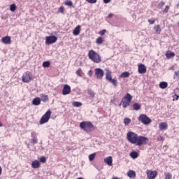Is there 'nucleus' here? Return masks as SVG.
Returning a JSON list of instances; mask_svg holds the SVG:
<instances>
[{
	"mask_svg": "<svg viewBox=\"0 0 179 179\" xmlns=\"http://www.w3.org/2000/svg\"><path fill=\"white\" fill-rule=\"evenodd\" d=\"M40 162H41V163L45 164V163L46 162V159H45V157L44 156H42V157H41V159H40Z\"/></svg>",
	"mask_w": 179,
	"mask_h": 179,
	"instance_id": "43",
	"label": "nucleus"
},
{
	"mask_svg": "<svg viewBox=\"0 0 179 179\" xmlns=\"http://www.w3.org/2000/svg\"><path fill=\"white\" fill-rule=\"evenodd\" d=\"M77 179H84V178L82 177H80V178H78Z\"/></svg>",
	"mask_w": 179,
	"mask_h": 179,
	"instance_id": "56",
	"label": "nucleus"
},
{
	"mask_svg": "<svg viewBox=\"0 0 179 179\" xmlns=\"http://www.w3.org/2000/svg\"><path fill=\"white\" fill-rule=\"evenodd\" d=\"M175 76L178 78H179V71H177L175 72Z\"/></svg>",
	"mask_w": 179,
	"mask_h": 179,
	"instance_id": "51",
	"label": "nucleus"
},
{
	"mask_svg": "<svg viewBox=\"0 0 179 179\" xmlns=\"http://www.w3.org/2000/svg\"><path fill=\"white\" fill-rule=\"evenodd\" d=\"M41 100L44 102L46 103L47 101H48L49 98L48 95H45L44 94H41Z\"/></svg>",
	"mask_w": 179,
	"mask_h": 179,
	"instance_id": "24",
	"label": "nucleus"
},
{
	"mask_svg": "<svg viewBox=\"0 0 179 179\" xmlns=\"http://www.w3.org/2000/svg\"><path fill=\"white\" fill-rule=\"evenodd\" d=\"M59 10L62 14H64V8L63 6H60Z\"/></svg>",
	"mask_w": 179,
	"mask_h": 179,
	"instance_id": "45",
	"label": "nucleus"
},
{
	"mask_svg": "<svg viewBox=\"0 0 179 179\" xmlns=\"http://www.w3.org/2000/svg\"><path fill=\"white\" fill-rule=\"evenodd\" d=\"M131 122V119L129 117H125L124 119V124L125 126H128Z\"/></svg>",
	"mask_w": 179,
	"mask_h": 179,
	"instance_id": "32",
	"label": "nucleus"
},
{
	"mask_svg": "<svg viewBox=\"0 0 179 179\" xmlns=\"http://www.w3.org/2000/svg\"><path fill=\"white\" fill-rule=\"evenodd\" d=\"M71 93V87L69 85H64L62 90V94L64 96L68 95Z\"/></svg>",
	"mask_w": 179,
	"mask_h": 179,
	"instance_id": "13",
	"label": "nucleus"
},
{
	"mask_svg": "<svg viewBox=\"0 0 179 179\" xmlns=\"http://www.w3.org/2000/svg\"><path fill=\"white\" fill-rule=\"evenodd\" d=\"M2 174V167L0 166V176Z\"/></svg>",
	"mask_w": 179,
	"mask_h": 179,
	"instance_id": "53",
	"label": "nucleus"
},
{
	"mask_svg": "<svg viewBox=\"0 0 179 179\" xmlns=\"http://www.w3.org/2000/svg\"><path fill=\"white\" fill-rule=\"evenodd\" d=\"M167 87H168V83L166 82H161L159 83V87L162 90L167 88Z\"/></svg>",
	"mask_w": 179,
	"mask_h": 179,
	"instance_id": "29",
	"label": "nucleus"
},
{
	"mask_svg": "<svg viewBox=\"0 0 179 179\" xmlns=\"http://www.w3.org/2000/svg\"><path fill=\"white\" fill-rule=\"evenodd\" d=\"M95 156H96V153H93V154L90 155H89V160L90 162L93 161L94 157H95Z\"/></svg>",
	"mask_w": 179,
	"mask_h": 179,
	"instance_id": "39",
	"label": "nucleus"
},
{
	"mask_svg": "<svg viewBox=\"0 0 179 179\" xmlns=\"http://www.w3.org/2000/svg\"><path fill=\"white\" fill-rule=\"evenodd\" d=\"M146 174H147L148 179H155L157 176V171L147 170Z\"/></svg>",
	"mask_w": 179,
	"mask_h": 179,
	"instance_id": "9",
	"label": "nucleus"
},
{
	"mask_svg": "<svg viewBox=\"0 0 179 179\" xmlns=\"http://www.w3.org/2000/svg\"><path fill=\"white\" fill-rule=\"evenodd\" d=\"M109 83H111L112 85H113V86L115 87H116L117 85V81L116 79H113L112 78L111 80H109Z\"/></svg>",
	"mask_w": 179,
	"mask_h": 179,
	"instance_id": "31",
	"label": "nucleus"
},
{
	"mask_svg": "<svg viewBox=\"0 0 179 179\" xmlns=\"http://www.w3.org/2000/svg\"><path fill=\"white\" fill-rule=\"evenodd\" d=\"M132 99L133 96L129 93H127L126 95L122 99L119 106H122V108L125 109L129 106Z\"/></svg>",
	"mask_w": 179,
	"mask_h": 179,
	"instance_id": "4",
	"label": "nucleus"
},
{
	"mask_svg": "<svg viewBox=\"0 0 179 179\" xmlns=\"http://www.w3.org/2000/svg\"><path fill=\"white\" fill-rule=\"evenodd\" d=\"M1 42L4 45H10V43H12V40H11L10 36H4L2 38Z\"/></svg>",
	"mask_w": 179,
	"mask_h": 179,
	"instance_id": "12",
	"label": "nucleus"
},
{
	"mask_svg": "<svg viewBox=\"0 0 179 179\" xmlns=\"http://www.w3.org/2000/svg\"><path fill=\"white\" fill-rule=\"evenodd\" d=\"M113 14L110 13V14L108 15V18L110 19V18L113 17Z\"/></svg>",
	"mask_w": 179,
	"mask_h": 179,
	"instance_id": "52",
	"label": "nucleus"
},
{
	"mask_svg": "<svg viewBox=\"0 0 179 179\" xmlns=\"http://www.w3.org/2000/svg\"><path fill=\"white\" fill-rule=\"evenodd\" d=\"M178 6H179V3H178Z\"/></svg>",
	"mask_w": 179,
	"mask_h": 179,
	"instance_id": "58",
	"label": "nucleus"
},
{
	"mask_svg": "<svg viewBox=\"0 0 179 179\" xmlns=\"http://www.w3.org/2000/svg\"><path fill=\"white\" fill-rule=\"evenodd\" d=\"M138 120L144 125H148L152 123V120L145 114L140 115Z\"/></svg>",
	"mask_w": 179,
	"mask_h": 179,
	"instance_id": "5",
	"label": "nucleus"
},
{
	"mask_svg": "<svg viewBox=\"0 0 179 179\" xmlns=\"http://www.w3.org/2000/svg\"><path fill=\"white\" fill-rule=\"evenodd\" d=\"M166 57L168 59L173 58L175 57V53L173 52H171V50H168L166 53Z\"/></svg>",
	"mask_w": 179,
	"mask_h": 179,
	"instance_id": "21",
	"label": "nucleus"
},
{
	"mask_svg": "<svg viewBox=\"0 0 179 179\" xmlns=\"http://www.w3.org/2000/svg\"><path fill=\"white\" fill-rule=\"evenodd\" d=\"M10 10L11 12H15L16 10V4L13 3L10 6Z\"/></svg>",
	"mask_w": 179,
	"mask_h": 179,
	"instance_id": "37",
	"label": "nucleus"
},
{
	"mask_svg": "<svg viewBox=\"0 0 179 179\" xmlns=\"http://www.w3.org/2000/svg\"><path fill=\"white\" fill-rule=\"evenodd\" d=\"M178 85H179V83H178Z\"/></svg>",
	"mask_w": 179,
	"mask_h": 179,
	"instance_id": "59",
	"label": "nucleus"
},
{
	"mask_svg": "<svg viewBox=\"0 0 179 179\" xmlns=\"http://www.w3.org/2000/svg\"><path fill=\"white\" fill-rule=\"evenodd\" d=\"M111 75H112L111 71L109 70V69H107V70H106V79L107 80H108V82H109L110 80H111V79H113Z\"/></svg>",
	"mask_w": 179,
	"mask_h": 179,
	"instance_id": "19",
	"label": "nucleus"
},
{
	"mask_svg": "<svg viewBox=\"0 0 179 179\" xmlns=\"http://www.w3.org/2000/svg\"><path fill=\"white\" fill-rule=\"evenodd\" d=\"M104 162L106 164H108L109 166H113V159L111 156H109L108 157H106L104 159Z\"/></svg>",
	"mask_w": 179,
	"mask_h": 179,
	"instance_id": "16",
	"label": "nucleus"
},
{
	"mask_svg": "<svg viewBox=\"0 0 179 179\" xmlns=\"http://www.w3.org/2000/svg\"><path fill=\"white\" fill-rule=\"evenodd\" d=\"M164 141V138L163 136H159L157 137V141H162L163 142Z\"/></svg>",
	"mask_w": 179,
	"mask_h": 179,
	"instance_id": "44",
	"label": "nucleus"
},
{
	"mask_svg": "<svg viewBox=\"0 0 179 179\" xmlns=\"http://www.w3.org/2000/svg\"><path fill=\"white\" fill-rule=\"evenodd\" d=\"M104 4H108L111 1V0H103Z\"/></svg>",
	"mask_w": 179,
	"mask_h": 179,
	"instance_id": "48",
	"label": "nucleus"
},
{
	"mask_svg": "<svg viewBox=\"0 0 179 179\" xmlns=\"http://www.w3.org/2000/svg\"><path fill=\"white\" fill-rule=\"evenodd\" d=\"M129 156L134 159H136L138 157L139 154L136 151H132L130 152Z\"/></svg>",
	"mask_w": 179,
	"mask_h": 179,
	"instance_id": "22",
	"label": "nucleus"
},
{
	"mask_svg": "<svg viewBox=\"0 0 179 179\" xmlns=\"http://www.w3.org/2000/svg\"><path fill=\"white\" fill-rule=\"evenodd\" d=\"M31 167L34 169H39L41 167V164L38 160H34L31 162Z\"/></svg>",
	"mask_w": 179,
	"mask_h": 179,
	"instance_id": "15",
	"label": "nucleus"
},
{
	"mask_svg": "<svg viewBox=\"0 0 179 179\" xmlns=\"http://www.w3.org/2000/svg\"><path fill=\"white\" fill-rule=\"evenodd\" d=\"M172 178V174L170 173H165V178L164 179H171Z\"/></svg>",
	"mask_w": 179,
	"mask_h": 179,
	"instance_id": "38",
	"label": "nucleus"
},
{
	"mask_svg": "<svg viewBox=\"0 0 179 179\" xmlns=\"http://www.w3.org/2000/svg\"><path fill=\"white\" fill-rule=\"evenodd\" d=\"M127 176L129 178L134 179L136 178V172L134 171L129 170L127 172Z\"/></svg>",
	"mask_w": 179,
	"mask_h": 179,
	"instance_id": "20",
	"label": "nucleus"
},
{
	"mask_svg": "<svg viewBox=\"0 0 179 179\" xmlns=\"http://www.w3.org/2000/svg\"><path fill=\"white\" fill-rule=\"evenodd\" d=\"M165 5V3L164 1H162L159 3V6L160 8H162Z\"/></svg>",
	"mask_w": 179,
	"mask_h": 179,
	"instance_id": "49",
	"label": "nucleus"
},
{
	"mask_svg": "<svg viewBox=\"0 0 179 179\" xmlns=\"http://www.w3.org/2000/svg\"><path fill=\"white\" fill-rule=\"evenodd\" d=\"M89 59L95 64H99L101 62L100 55L93 50H90L88 52Z\"/></svg>",
	"mask_w": 179,
	"mask_h": 179,
	"instance_id": "3",
	"label": "nucleus"
},
{
	"mask_svg": "<svg viewBox=\"0 0 179 179\" xmlns=\"http://www.w3.org/2000/svg\"><path fill=\"white\" fill-rule=\"evenodd\" d=\"M107 32V31L106 29H103L101 31H99V34L101 36H104V34Z\"/></svg>",
	"mask_w": 179,
	"mask_h": 179,
	"instance_id": "41",
	"label": "nucleus"
},
{
	"mask_svg": "<svg viewBox=\"0 0 179 179\" xmlns=\"http://www.w3.org/2000/svg\"><path fill=\"white\" fill-rule=\"evenodd\" d=\"M159 128L162 131L166 130L168 129V124L166 122H160Z\"/></svg>",
	"mask_w": 179,
	"mask_h": 179,
	"instance_id": "17",
	"label": "nucleus"
},
{
	"mask_svg": "<svg viewBox=\"0 0 179 179\" xmlns=\"http://www.w3.org/2000/svg\"><path fill=\"white\" fill-rule=\"evenodd\" d=\"M138 72L139 74H145L147 72V69L145 64H139L138 65Z\"/></svg>",
	"mask_w": 179,
	"mask_h": 179,
	"instance_id": "11",
	"label": "nucleus"
},
{
	"mask_svg": "<svg viewBox=\"0 0 179 179\" xmlns=\"http://www.w3.org/2000/svg\"><path fill=\"white\" fill-rule=\"evenodd\" d=\"M57 41V38L55 36H46V38H45V44L47 45H52L53 43H55Z\"/></svg>",
	"mask_w": 179,
	"mask_h": 179,
	"instance_id": "8",
	"label": "nucleus"
},
{
	"mask_svg": "<svg viewBox=\"0 0 179 179\" xmlns=\"http://www.w3.org/2000/svg\"><path fill=\"white\" fill-rule=\"evenodd\" d=\"M141 105L138 103H135L133 104V110L138 111L139 110H141Z\"/></svg>",
	"mask_w": 179,
	"mask_h": 179,
	"instance_id": "25",
	"label": "nucleus"
},
{
	"mask_svg": "<svg viewBox=\"0 0 179 179\" xmlns=\"http://www.w3.org/2000/svg\"><path fill=\"white\" fill-rule=\"evenodd\" d=\"M50 66V63L48 61L43 62V68H49Z\"/></svg>",
	"mask_w": 179,
	"mask_h": 179,
	"instance_id": "34",
	"label": "nucleus"
},
{
	"mask_svg": "<svg viewBox=\"0 0 179 179\" xmlns=\"http://www.w3.org/2000/svg\"><path fill=\"white\" fill-rule=\"evenodd\" d=\"M76 74L78 77H83V75H84L80 68L78 69V71H76Z\"/></svg>",
	"mask_w": 179,
	"mask_h": 179,
	"instance_id": "33",
	"label": "nucleus"
},
{
	"mask_svg": "<svg viewBox=\"0 0 179 179\" xmlns=\"http://www.w3.org/2000/svg\"><path fill=\"white\" fill-rule=\"evenodd\" d=\"M88 75H89L90 77H92V70H90V71H89Z\"/></svg>",
	"mask_w": 179,
	"mask_h": 179,
	"instance_id": "50",
	"label": "nucleus"
},
{
	"mask_svg": "<svg viewBox=\"0 0 179 179\" xmlns=\"http://www.w3.org/2000/svg\"><path fill=\"white\" fill-rule=\"evenodd\" d=\"M148 22L150 23V24L152 25L155 22V19H153V20H148Z\"/></svg>",
	"mask_w": 179,
	"mask_h": 179,
	"instance_id": "46",
	"label": "nucleus"
},
{
	"mask_svg": "<svg viewBox=\"0 0 179 179\" xmlns=\"http://www.w3.org/2000/svg\"><path fill=\"white\" fill-rule=\"evenodd\" d=\"M97 80H101L104 76V72L101 69L97 68L94 70Z\"/></svg>",
	"mask_w": 179,
	"mask_h": 179,
	"instance_id": "10",
	"label": "nucleus"
},
{
	"mask_svg": "<svg viewBox=\"0 0 179 179\" xmlns=\"http://www.w3.org/2000/svg\"><path fill=\"white\" fill-rule=\"evenodd\" d=\"M31 72L27 71L25 72L22 77V81L24 83H29L31 81Z\"/></svg>",
	"mask_w": 179,
	"mask_h": 179,
	"instance_id": "7",
	"label": "nucleus"
},
{
	"mask_svg": "<svg viewBox=\"0 0 179 179\" xmlns=\"http://www.w3.org/2000/svg\"><path fill=\"white\" fill-rule=\"evenodd\" d=\"M80 26L78 25L73 31V36H78L80 34Z\"/></svg>",
	"mask_w": 179,
	"mask_h": 179,
	"instance_id": "23",
	"label": "nucleus"
},
{
	"mask_svg": "<svg viewBox=\"0 0 179 179\" xmlns=\"http://www.w3.org/2000/svg\"><path fill=\"white\" fill-rule=\"evenodd\" d=\"M129 76H130V73L128 71H124L121 73V75L120 76V78H127L129 77Z\"/></svg>",
	"mask_w": 179,
	"mask_h": 179,
	"instance_id": "26",
	"label": "nucleus"
},
{
	"mask_svg": "<svg viewBox=\"0 0 179 179\" xmlns=\"http://www.w3.org/2000/svg\"><path fill=\"white\" fill-rule=\"evenodd\" d=\"M178 27H179V22H178Z\"/></svg>",
	"mask_w": 179,
	"mask_h": 179,
	"instance_id": "57",
	"label": "nucleus"
},
{
	"mask_svg": "<svg viewBox=\"0 0 179 179\" xmlns=\"http://www.w3.org/2000/svg\"><path fill=\"white\" fill-rule=\"evenodd\" d=\"M154 29H155L157 34H161L162 29L160 28V25L155 26Z\"/></svg>",
	"mask_w": 179,
	"mask_h": 179,
	"instance_id": "30",
	"label": "nucleus"
},
{
	"mask_svg": "<svg viewBox=\"0 0 179 179\" xmlns=\"http://www.w3.org/2000/svg\"><path fill=\"white\" fill-rule=\"evenodd\" d=\"M3 127V124H2V122H0V127Z\"/></svg>",
	"mask_w": 179,
	"mask_h": 179,
	"instance_id": "55",
	"label": "nucleus"
},
{
	"mask_svg": "<svg viewBox=\"0 0 179 179\" xmlns=\"http://www.w3.org/2000/svg\"><path fill=\"white\" fill-rule=\"evenodd\" d=\"M127 139L131 143L137 146H143L147 145L149 141L148 138L143 136H138L133 131H129L127 134Z\"/></svg>",
	"mask_w": 179,
	"mask_h": 179,
	"instance_id": "1",
	"label": "nucleus"
},
{
	"mask_svg": "<svg viewBox=\"0 0 179 179\" xmlns=\"http://www.w3.org/2000/svg\"><path fill=\"white\" fill-rule=\"evenodd\" d=\"M112 179H120V178L115 176V177H113Z\"/></svg>",
	"mask_w": 179,
	"mask_h": 179,
	"instance_id": "54",
	"label": "nucleus"
},
{
	"mask_svg": "<svg viewBox=\"0 0 179 179\" xmlns=\"http://www.w3.org/2000/svg\"><path fill=\"white\" fill-rule=\"evenodd\" d=\"M104 42V38L101 36H99L96 40V43L97 45H101Z\"/></svg>",
	"mask_w": 179,
	"mask_h": 179,
	"instance_id": "27",
	"label": "nucleus"
},
{
	"mask_svg": "<svg viewBox=\"0 0 179 179\" xmlns=\"http://www.w3.org/2000/svg\"><path fill=\"white\" fill-rule=\"evenodd\" d=\"M90 4H95L97 2V0H85Z\"/></svg>",
	"mask_w": 179,
	"mask_h": 179,
	"instance_id": "40",
	"label": "nucleus"
},
{
	"mask_svg": "<svg viewBox=\"0 0 179 179\" xmlns=\"http://www.w3.org/2000/svg\"><path fill=\"white\" fill-rule=\"evenodd\" d=\"M169 10V6H166L165 9L164 10V13H168Z\"/></svg>",
	"mask_w": 179,
	"mask_h": 179,
	"instance_id": "47",
	"label": "nucleus"
},
{
	"mask_svg": "<svg viewBox=\"0 0 179 179\" xmlns=\"http://www.w3.org/2000/svg\"><path fill=\"white\" fill-rule=\"evenodd\" d=\"M87 94L92 98H93L95 96L94 91H92V90H87Z\"/></svg>",
	"mask_w": 179,
	"mask_h": 179,
	"instance_id": "35",
	"label": "nucleus"
},
{
	"mask_svg": "<svg viewBox=\"0 0 179 179\" xmlns=\"http://www.w3.org/2000/svg\"><path fill=\"white\" fill-rule=\"evenodd\" d=\"M41 104V99L39 97H36L32 101V105L38 106Z\"/></svg>",
	"mask_w": 179,
	"mask_h": 179,
	"instance_id": "18",
	"label": "nucleus"
},
{
	"mask_svg": "<svg viewBox=\"0 0 179 179\" xmlns=\"http://www.w3.org/2000/svg\"><path fill=\"white\" fill-rule=\"evenodd\" d=\"M80 128L86 133H91L95 130L94 125L90 121H83L80 123Z\"/></svg>",
	"mask_w": 179,
	"mask_h": 179,
	"instance_id": "2",
	"label": "nucleus"
},
{
	"mask_svg": "<svg viewBox=\"0 0 179 179\" xmlns=\"http://www.w3.org/2000/svg\"><path fill=\"white\" fill-rule=\"evenodd\" d=\"M173 101H178L179 99V95L177 94H175V95L173 96Z\"/></svg>",
	"mask_w": 179,
	"mask_h": 179,
	"instance_id": "42",
	"label": "nucleus"
},
{
	"mask_svg": "<svg viewBox=\"0 0 179 179\" xmlns=\"http://www.w3.org/2000/svg\"><path fill=\"white\" fill-rule=\"evenodd\" d=\"M64 5L66 6H69V7H71L73 6V3L70 0H67L64 2Z\"/></svg>",
	"mask_w": 179,
	"mask_h": 179,
	"instance_id": "36",
	"label": "nucleus"
},
{
	"mask_svg": "<svg viewBox=\"0 0 179 179\" xmlns=\"http://www.w3.org/2000/svg\"><path fill=\"white\" fill-rule=\"evenodd\" d=\"M82 105H83L82 103L80 101H73L72 102V106L76 108H80L82 106Z\"/></svg>",
	"mask_w": 179,
	"mask_h": 179,
	"instance_id": "28",
	"label": "nucleus"
},
{
	"mask_svg": "<svg viewBox=\"0 0 179 179\" xmlns=\"http://www.w3.org/2000/svg\"><path fill=\"white\" fill-rule=\"evenodd\" d=\"M36 135V132L31 133L32 139L31 140V143L33 145L37 144L38 143V138Z\"/></svg>",
	"mask_w": 179,
	"mask_h": 179,
	"instance_id": "14",
	"label": "nucleus"
},
{
	"mask_svg": "<svg viewBox=\"0 0 179 179\" xmlns=\"http://www.w3.org/2000/svg\"><path fill=\"white\" fill-rule=\"evenodd\" d=\"M52 112L50 110L46 111V113L42 116L40 120V124H44L48 123L49 120L50 119Z\"/></svg>",
	"mask_w": 179,
	"mask_h": 179,
	"instance_id": "6",
	"label": "nucleus"
}]
</instances>
